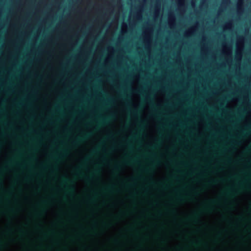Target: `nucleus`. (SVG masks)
Wrapping results in <instances>:
<instances>
[{"instance_id": "f257e3e1", "label": "nucleus", "mask_w": 251, "mask_h": 251, "mask_svg": "<svg viewBox=\"0 0 251 251\" xmlns=\"http://www.w3.org/2000/svg\"><path fill=\"white\" fill-rule=\"evenodd\" d=\"M62 183L66 184V189L67 192L70 194H72L74 192V188L72 185L73 181L70 179L66 178H63L62 179Z\"/></svg>"}, {"instance_id": "f03ea898", "label": "nucleus", "mask_w": 251, "mask_h": 251, "mask_svg": "<svg viewBox=\"0 0 251 251\" xmlns=\"http://www.w3.org/2000/svg\"><path fill=\"white\" fill-rule=\"evenodd\" d=\"M90 133H87L83 134L82 135L77 137L76 140L74 141V144H77L79 143H81L83 142L85 139H87L90 136Z\"/></svg>"}, {"instance_id": "7ed1b4c3", "label": "nucleus", "mask_w": 251, "mask_h": 251, "mask_svg": "<svg viewBox=\"0 0 251 251\" xmlns=\"http://www.w3.org/2000/svg\"><path fill=\"white\" fill-rule=\"evenodd\" d=\"M233 190L231 189H228L224 193V194L226 195H232L233 194Z\"/></svg>"}, {"instance_id": "20e7f679", "label": "nucleus", "mask_w": 251, "mask_h": 251, "mask_svg": "<svg viewBox=\"0 0 251 251\" xmlns=\"http://www.w3.org/2000/svg\"><path fill=\"white\" fill-rule=\"evenodd\" d=\"M199 218V215L197 213H196L194 214L192 219L194 220V222H196V220L198 219Z\"/></svg>"}, {"instance_id": "39448f33", "label": "nucleus", "mask_w": 251, "mask_h": 251, "mask_svg": "<svg viewBox=\"0 0 251 251\" xmlns=\"http://www.w3.org/2000/svg\"><path fill=\"white\" fill-rule=\"evenodd\" d=\"M114 169L116 171H119L121 169V165L117 164L114 166Z\"/></svg>"}, {"instance_id": "423d86ee", "label": "nucleus", "mask_w": 251, "mask_h": 251, "mask_svg": "<svg viewBox=\"0 0 251 251\" xmlns=\"http://www.w3.org/2000/svg\"><path fill=\"white\" fill-rule=\"evenodd\" d=\"M232 9H235V0H232Z\"/></svg>"}, {"instance_id": "0eeeda50", "label": "nucleus", "mask_w": 251, "mask_h": 251, "mask_svg": "<svg viewBox=\"0 0 251 251\" xmlns=\"http://www.w3.org/2000/svg\"><path fill=\"white\" fill-rule=\"evenodd\" d=\"M112 188H113V186H108L106 188V190L111 191V190H112Z\"/></svg>"}, {"instance_id": "6e6552de", "label": "nucleus", "mask_w": 251, "mask_h": 251, "mask_svg": "<svg viewBox=\"0 0 251 251\" xmlns=\"http://www.w3.org/2000/svg\"><path fill=\"white\" fill-rule=\"evenodd\" d=\"M77 175H78L79 176H83L82 174L79 173L78 170H77Z\"/></svg>"}, {"instance_id": "1a4fd4ad", "label": "nucleus", "mask_w": 251, "mask_h": 251, "mask_svg": "<svg viewBox=\"0 0 251 251\" xmlns=\"http://www.w3.org/2000/svg\"><path fill=\"white\" fill-rule=\"evenodd\" d=\"M100 148V146L98 149H97L96 150H95V151H93V153H97V151H98V149H99Z\"/></svg>"}, {"instance_id": "9d476101", "label": "nucleus", "mask_w": 251, "mask_h": 251, "mask_svg": "<svg viewBox=\"0 0 251 251\" xmlns=\"http://www.w3.org/2000/svg\"><path fill=\"white\" fill-rule=\"evenodd\" d=\"M159 185L162 188H164L166 186L164 184L162 183H160Z\"/></svg>"}, {"instance_id": "9b49d317", "label": "nucleus", "mask_w": 251, "mask_h": 251, "mask_svg": "<svg viewBox=\"0 0 251 251\" xmlns=\"http://www.w3.org/2000/svg\"><path fill=\"white\" fill-rule=\"evenodd\" d=\"M209 208H210V206H209V205H206V206L205 207V208H204V209H205V210H207V209H209Z\"/></svg>"}, {"instance_id": "f8f14e48", "label": "nucleus", "mask_w": 251, "mask_h": 251, "mask_svg": "<svg viewBox=\"0 0 251 251\" xmlns=\"http://www.w3.org/2000/svg\"><path fill=\"white\" fill-rule=\"evenodd\" d=\"M98 172H99V171H98L97 170H96L94 171V172L93 174H94V175H96V174H97L98 173Z\"/></svg>"}, {"instance_id": "ddd939ff", "label": "nucleus", "mask_w": 251, "mask_h": 251, "mask_svg": "<svg viewBox=\"0 0 251 251\" xmlns=\"http://www.w3.org/2000/svg\"><path fill=\"white\" fill-rule=\"evenodd\" d=\"M156 146H157V145H153V146H152L151 147V148L152 149H153V148H156Z\"/></svg>"}, {"instance_id": "4468645a", "label": "nucleus", "mask_w": 251, "mask_h": 251, "mask_svg": "<svg viewBox=\"0 0 251 251\" xmlns=\"http://www.w3.org/2000/svg\"><path fill=\"white\" fill-rule=\"evenodd\" d=\"M51 158H52V159H57V157H55V156H53V155H52V156H51Z\"/></svg>"}, {"instance_id": "2eb2a0df", "label": "nucleus", "mask_w": 251, "mask_h": 251, "mask_svg": "<svg viewBox=\"0 0 251 251\" xmlns=\"http://www.w3.org/2000/svg\"><path fill=\"white\" fill-rule=\"evenodd\" d=\"M215 201H210V204H211V203H215Z\"/></svg>"}, {"instance_id": "dca6fc26", "label": "nucleus", "mask_w": 251, "mask_h": 251, "mask_svg": "<svg viewBox=\"0 0 251 251\" xmlns=\"http://www.w3.org/2000/svg\"><path fill=\"white\" fill-rule=\"evenodd\" d=\"M12 163V161H10L8 162V164L10 165Z\"/></svg>"}, {"instance_id": "f3484780", "label": "nucleus", "mask_w": 251, "mask_h": 251, "mask_svg": "<svg viewBox=\"0 0 251 251\" xmlns=\"http://www.w3.org/2000/svg\"><path fill=\"white\" fill-rule=\"evenodd\" d=\"M1 185H2V182L1 181H0V186H1Z\"/></svg>"}, {"instance_id": "a211bd4d", "label": "nucleus", "mask_w": 251, "mask_h": 251, "mask_svg": "<svg viewBox=\"0 0 251 251\" xmlns=\"http://www.w3.org/2000/svg\"><path fill=\"white\" fill-rule=\"evenodd\" d=\"M112 136H113V135H112V134H111V135H109V137H112Z\"/></svg>"}, {"instance_id": "6ab92c4d", "label": "nucleus", "mask_w": 251, "mask_h": 251, "mask_svg": "<svg viewBox=\"0 0 251 251\" xmlns=\"http://www.w3.org/2000/svg\"><path fill=\"white\" fill-rule=\"evenodd\" d=\"M251 150V147L250 148V149H249L248 150V151H250Z\"/></svg>"}, {"instance_id": "aec40b11", "label": "nucleus", "mask_w": 251, "mask_h": 251, "mask_svg": "<svg viewBox=\"0 0 251 251\" xmlns=\"http://www.w3.org/2000/svg\"><path fill=\"white\" fill-rule=\"evenodd\" d=\"M63 153H65V151H63Z\"/></svg>"}]
</instances>
